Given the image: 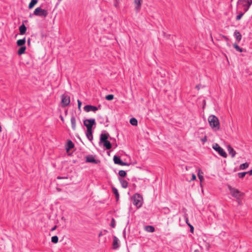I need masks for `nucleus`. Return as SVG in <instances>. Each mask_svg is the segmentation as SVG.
Returning <instances> with one entry per match:
<instances>
[{
	"label": "nucleus",
	"mask_w": 252,
	"mask_h": 252,
	"mask_svg": "<svg viewBox=\"0 0 252 252\" xmlns=\"http://www.w3.org/2000/svg\"><path fill=\"white\" fill-rule=\"evenodd\" d=\"M208 122L210 126L214 130H219L220 129V124L219 119L215 115H210L208 117Z\"/></svg>",
	"instance_id": "f257e3e1"
},
{
	"label": "nucleus",
	"mask_w": 252,
	"mask_h": 252,
	"mask_svg": "<svg viewBox=\"0 0 252 252\" xmlns=\"http://www.w3.org/2000/svg\"><path fill=\"white\" fill-rule=\"evenodd\" d=\"M237 5L243 8L244 12H247L252 5V0H238Z\"/></svg>",
	"instance_id": "f03ea898"
},
{
	"label": "nucleus",
	"mask_w": 252,
	"mask_h": 252,
	"mask_svg": "<svg viewBox=\"0 0 252 252\" xmlns=\"http://www.w3.org/2000/svg\"><path fill=\"white\" fill-rule=\"evenodd\" d=\"M131 200L133 205L137 208H139L142 206L143 204V197L140 194L137 193L134 194L132 196Z\"/></svg>",
	"instance_id": "7ed1b4c3"
},
{
	"label": "nucleus",
	"mask_w": 252,
	"mask_h": 252,
	"mask_svg": "<svg viewBox=\"0 0 252 252\" xmlns=\"http://www.w3.org/2000/svg\"><path fill=\"white\" fill-rule=\"evenodd\" d=\"M228 189L231 195L237 200H239L241 197L243 195V193L240 191L238 189L232 187L231 186H228Z\"/></svg>",
	"instance_id": "20e7f679"
},
{
	"label": "nucleus",
	"mask_w": 252,
	"mask_h": 252,
	"mask_svg": "<svg viewBox=\"0 0 252 252\" xmlns=\"http://www.w3.org/2000/svg\"><path fill=\"white\" fill-rule=\"evenodd\" d=\"M33 14L36 16L46 17L48 14V11L42 9L40 7H37L33 12Z\"/></svg>",
	"instance_id": "39448f33"
},
{
	"label": "nucleus",
	"mask_w": 252,
	"mask_h": 252,
	"mask_svg": "<svg viewBox=\"0 0 252 252\" xmlns=\"http://www.w3.org/2000/svg\"><path fill=\"white\" fill-rule=\"evenodd\" d=\"M213 149L216 151L218 152L220 156L223 158H226L227 157V155L226 153L224 151V150L220 147L219 145L217 143H215L212 146Z\"/></svg>",
	"instance_id": "423d86ee"
},
{
	"label": "nucleus",
	"mask_w": 252,
	"mask_h": 252,
	"mask_svg": "<svg viewBox=\"0 0 252 252\" xmlns=\"http://www.w3.org/2000/svg\"><path fill=\"white\" fill-rule=\"evenodd\" d=\"M61 98H62V101H61L62 106L63 107H65L67 106L69 104L70 102L69 96H68L66 94H63L61 96Z\"/></svg>",
	"instance_id": "0eeeda50"
},
{
	"label": "nucleus",
	"mask_w": 252,
	"mask_h": 252,
	"mask_svg": "<svg viewBox=\"0 0 252 252\" xmlns=\"http://www.w3.org/2000/svg\"><path fill=\"white\" fill-rule=\"evenodd\" d=\"M83 123L87 129H92L93 126L95 124V120L94 119H86L84 121Z\"/></svg>",
	"instance_id": "6e6552de"
},
{
	"label": "nucleus",
	"mask_w": 252,
	"mask_h": 252,
	"mask_svg": "<svg viewBox=\"0 0 252 252\" xmlns=\"http://www.w3.org/2000/svg\"><path fill=\"white\" fill-rule=\"evenodd\" d=\"M113 160H114V163L116 164H119V165H122V166L130 165L129 163L123 161L121 160L120 157L116 156V155L114 156Z\"/></svg>",
	"instance_id": "1a4fd4ad"
},
{
	"label": "nucleus",
	"mask_w": 252,
	"mask_h": 252,
	"mask_svg": "<svg viewBox=\"0 0 252 252\" xmlns=\"http://www.w3.org/2000/svg\"><path fill=\"white\" fill-rule=\"evenodd\" d=\"M84 111H85L87 112H90V111H94L95 112L97 111L98 108L96 106H93L91 105H87L85 106L84 107Z\"/></svg>",
	"instance_id": "9d476101"
},
{
	"label": "nucleus",
	"mask_w": 252,
	"mask_h": 252,
	"mask_svg": "<svg viewBox=\"0 0 252 252\" xmlns=\"http://www.w3.org/2000/svg\"><path fill=\"white\" fill-rule=\"evenodd\" d=\"M120 247L119 240L116 236L113 237V241L112 244V248L114 250L118 249Z\"/></svg>",
	"instance_id": "9b49d317"
},
{
	"label": "nucleus",
	"mask_w": 252,
	"mask_h": 252,
	"mask_svg": "<svg viewBox=\"0 0 252 252\" xmlns=\"http://www.w3.org/2000/svg\"><path fill=\"white\" fill-rule=\"evenodd\" d=\"M234 36L237 42H239L242 40V36L241 33L238 31H235L234 32Z\"/></svg>",
	"instance_id": "f8f14e48"
},
{
	"label": "nucleus",
	"mask_w": 252,
	"mask_h": 252,
	"mask_svg": "<svg viewBox=\"0 0 252 252\" xmlns=\"http://www.w3.org/2000/svg\"><path fill=\"white\" fill-rule=\"evenodd\" d=\"M227 149L229 154L232 158H234L236 154L234 149L230 145H228L227 146Z\"/></svg>",
	"instance_id": "ddd939ff"
},
{
	"label": "nucleus",
	"mask_w": 252,
	"mask_h": 252,
	"mask_svg": "<svg viewBox=\"0 0 252 252\" xmlns=\"http://www.w3.org/2000/svg\"><path fill=\"white\" fill-rule=\"evenodd\" d=\"M86 136L89 140L92 141L93 139L92 129H87L86 133Z\"/></svg>",
	"instance_id": "4468645a"
},
{
	"label": "nucleus",
	"mask_w": 252,
	"mask_h": 252,
	"mask_svg": "<svg viewBox=\"0 0 252 252\" xmlns=\"http://www.w3.org/2000/svg\"><path fill=\"white\" fill-rule=\"evenodd\" d=\"M142 0H134L135 9L136 11H139L141 6Z\"/></svg>",
	"instance_id": "2eb2a0df"
},
{
	"label": "nucleus",
	"mask_w": 252,
	"mask_h": 252,
	"mask_svg": "<svg viewBox=\"0 0 252 252\" xmlns=\"http://www.w3.org/2000/svg\"><path fill=\"white\" fill-rule=\"evenodd\" d=\"M71 127L73 130H76V119L75 116L72 115L71 117Z\"/></svg>",
	"instance_id": "dca6fc26"
},
{
	"label": "nucleus",
	"mask_w": 252,
	"mask_h": 252,
	"mask_svg": "<svg viewBox=\"0 0 252 252\" xmlns=\"http://www.w3.org/2000/svg\"><path fill=\"white\" fill-rule=\"evenodd\" d=\"M19 32H20V34L23 35L27 31V28L24 25V24H23L22 25H21L19 28Z\"/></svg>",
	"instance_id": "f3484780"
},
{
	"label": "nucleus",
	"mask_w": 252,
	"mask_h": 252,
	"mask_svg": "<svg viewBox=\"0 0 252 252\" xmlns=\"http://www.w3.org/2000/svg\"><path fill=\"white\" fill-rule=\"evenodd\" d=\"M109 134L108 133H102L100 135V143H103V142L107 141L108 138Z\"/></svg>",
	"instance_id": "a211bd4d"
},
{
	"label": "nucleus",
	"mask_w": 252,
	"mask_h": 252,
	"mask_svg": "<svg viewBox=\"0 0 252 252\" xmlns=\"http://www.w3.org/2000/svg\"><path fill=\"white\" fill-rule=\"evenodd\" d=\"M86 161L88 162L97 163V161L93 156H89L86 157Z\"/></svg>",
	"instance_id": "6ab92c4d"
},
{
	"label": "nucleus",
	"mask_w": 252,
	"mask_h": 252,
	"mask_svg": "<svg viewBox=\"0 0 252 252\" xmlns=\"http://www.w3.org/2000/svg\"><path fill=\"white\" fill-rule=\"evenodd\" d=\"M119 181L123 188H126L128 187V182L125 179L119 178Z\"/></svg>",
	"instance_id": "aec40b11"
},
{
	"label": "nucleus",
	"mask_w": 252,
	"mask_h": 252,
	"mask_svg": "<svg viewBox=\"0 0 252 252\" xmlns=\"http://www.w3.org/2000/svg\"><path fill=\"white\" fill-rule=\"evenodd\" d=\"M74 145L73 142L70 140H68L67 146L66 147V151H68L70 149H72L74 147Z\"/></svg>",
	"instance_id": "412c9836"
},
{
	"label": "nucleus",
	"mask_w": 252,
	"mask_h": 252,
	"mask_svg": "<svg viewBox=\"0 0 252 252\" xmlns=\"http://www.w3.org/2000/svg\"><path fill=\"white\" fill-rule=\"evenodd\" d=\"M17 45L18 46H24V45L26 43V38L25 37L23 39H19L17 41Z\"/></svg>",
	"instance_id": "4be33fe9"
},
{
	"label": "nucleus",
	"mask_w": 252,
	"mask_h": 252,
	"mask_svg": "<svg viewBox=\"0 0 252 252\" xmlns=\"http://www.w3.org/2000/svg\"><path fill=\"white\" fill-rule=\"evenodd\" d=\"M233 46L237 51H238L239 52H242L244 51H246L245 49L240 48L236 43H234L233 44Z\"/></svg>",
	"instance_id": "5701e85b"
},
{
	"label": "nucleus",
	"mask_w": 252,
	"mask_h": 252,
	"mask_svg": "<svg viewBox=\"0 0 252 252\" xmlns=\"http://www.w3.org/2000/svg\"><path fill=\"white\" fill-rule=\"evenodd\" d=\"M103 146L106 148L107 150H109L111 148L112 145L110 141L108 140L105 141L103 142Z\"/></svg>",
	"instance_id": "b1692460"
},
{
	"label": "nucleus",
	"mask_w": 252,
	"mask_h": 252,
	"mask_svg": "<svg viewBox=\"0 0 252 252\" xmlns=\"http://www.w3.org/2000/svg\"><path fill=\"white\" fill-rule=\"evenodd\" d=\"M26 47L25 46H21L18 50L17 53L19 55H21L25 52Z\"/></svg>",
	"instance_id": "393cba45"
},
{
	"label": "nucleus",
	"mask_w": 252,
	"mask_h": 252,
	"mask_svg": "<svg viewBox=\"0 0 252 252\" xmlns=\"http://www.w3.org/2000/svg\"><path fill=\"white\" fill-rule=\"evenodd\" d=\"M112 191H113V193L115 195V197H116L117 200H118L119 198V193L118 191V189L115 187H112Z\"/></svg>",
	"instance_id": "a878e982"
},
{
	"label": "nucleus",
	"mask_w": 252,
	"mask_h": 252,
	"mask_svg": "<svg viewBox=\"0 0 252 252\" xmlns=\"http://www.w3.org/2000/svg\"><path fill=\"white\" fill-rule=\"evenodd\" d=\"M145 230L149 232H153L155 231V227L152 225H147L145 226Z\"/></svg>",
	"instance_id": "bb28decb"
},
{
	"label": "nucleus",
	"mask_w": 252,
	"mask_h": 252,
	"mask_svg": "<svg viewBox=\"0 0 252 252\" xmlns=\"http://www.w3.org/2000/svg\"><path fill=\"white\" fill-rule=\"evenodd\" d=\"M37 0H32L29 4V8L32 9L37 3Z\"/></svg>",
	"instance_id": "cd10ccee"
},
{
	"label": "nucleus",
	"mask_w": 252,
	"mask_h": 252,
	"mask_svg": "<svg viewBox=\"0 0 252 252\" xmlns=\"http://www.w3.org/2000/svg\"><path fill=\"white\" fill-rule=\"evenodd\" d=\"M129 122L131 125L134 126H136L138 124L137 120L135 118H132L130 119Z\"/></svg>",
	"instance_id": "c85d7f7f"
},
{
	"label": "nucleus",
	"mask_w": 252,
	"mask_h": 252,
	"mask_svg": "<svg viewBox=\"0 0 252 252\" xmlns=\"http://www.w3.org/2000/svg\"><path fill=\"white\" fill-rule=\"evenodd\" d=\"M249 164L248 162H245L244 163L241 164L239 166V169L240 170H244L247 168L249 167Z\"/></svg>",
	"instance_id": "c756f323"
},
{
	"label": "nucleus",
	"mask_w": 252,
	"mask_h": 252,
	"mask_svg": "<svg viewBox=\"0 0 252 252\" xmlns=\"http://www.w3.org/2000/svg\"><path fill=\"white\" fill-rule=\"evenodd\" d=\"M59 238L57 236H54L51 238V242L54 244H56L58 242Z\"/></svg>",
	"instance_id": "7c9ffc66"
},
{
	"label": "nucleus",
	"mask_w": 252,
	"mask_h": 252,
	"mask_svg": "<svg viewBox=\"0 0 252 252\" xmlns=\"http://www.w3.org/2000/svg\"><path fill=\"white\" fill-rule=\"evenodd\" d=\"M119 175L121 177H125L126 175V173L125 170H121L119 171Z\"/></svg>",
	"instance_id": "2f4dec72"
},
{
	"label": "nucleus",
	"mask_w": 252,
	"mask_h": 252,
	"mask_svg": "<svg viewBox=\"0 0 252 252\" xmlns=\"http://www.w3.org/2000/svg\"><path fill=\"white\" fill-rule=\"evenodd\" d=\"M248 173V172H240L238 173V176L240 178H243Z\"/></svg>",
	"instance_id": "473e14b6"
},
{
	"label": "nucleus",
	"mask_w": 252,
	"mask_h": 252,
	"mask_svg": "<svg viewBox=\"0 0 252 252\" xmlns=\"http://www.w3.org/2000/svg\"><path fill=\"white\" fill-rule=\"evenodd\" d=\"M245 13V12H241L238 15H237L236 16V20L237 21L240 20L241 18H242V17L244 15Z\"/></svg>",
	"instance_id": "72a5a7b5"
},
{
	"label": "nucleus",
	"mask_w": 252,
	"mask_h": 252,
	"mask_svg": "<svg viewBox=\"0 0 252 252\" xmlns=\"http://www.w3.org/2000/svg\"><path fill=\"white\" fill-rule=\"evenodd\" d=\"M113 94H108L105 96V99L107 100H112L114 99Z\"/></svg>",
	"instance_id": "f704fd0d"
},
{
	"label": "nucleus",
	"mask_w": 252,
	"mask_h": 252,
	"mask_svg": "<svg viewBox=\"0 0 252 252\" xmlns=\"http://www.w3.org/2000/svg\"><path fill=\"white\" fill-rule=\"evenodd\" d=\"M110 226L113 228H114L116 226L115 220L114 218H112L111 220Z\"/></svg>",
	"instance_id": "c9c22d12"
},
{
	"label": "nucleus",
	"mask_w": 252,
	"mask_h": 252,
	"mask_svg": "<svg viewBox=\"0 0 252 252\" xmlns=\"http://www.w3.org/2000/svg\"><path fill=\"white\" fill-rule=\"evenodd\" d=\"M198 177L200 182H202L203 180V176L200 174V171L198 174Z\"/></svg>",
	"instance_id": "e433bc0d"
},
{
	"label": "nucleus",
	"mask_w": 252,
	"mask_h": 252,
	"mask_svg": "<svg viewBox=\"0 0 252 252\" xmlns=\"http://www.w3.org/2000/svg\"><path fill=\"white\" fill-rule=\"evenodd\" d=\"M188 226L190 228V232L191 233H193V231H194V227H193V226L191 224H188Z\"/></svg>",
	"instance_id": "4c0bfd02"
},
{
	"label": "nucleus",
	"mask_w": 252,
	"mask_h": 252,
	"mask_svg": "<svg viewBox=\"0 0 252 252\" xmlns=\"http://www.w3.org/2000/svg\"><path fill=\"white\" fill-rule=\"evenodd\" d=\"M221 37L226 41V42H228L229 41V38L224 35H221Z\"/></svg>",
	"instance_id": "58836bf2"
},
{
	"label": "nucleus",
	"mask_w": 252,
	"mask_h": 252,
	"mask_svg": "<svg viewBox=\"0 0 252 252\" xmlns=\"http://www.w3.org/2000/svg\"><path fill=\"white\" fill-rule=\"evenodd\" d=\"M77 102H78V108L80 109V108H81V105H82V102L80 100H77Z\"/></svg>",
	"instance_id": "ea45409f"
},
{
	"label": "nucleus",
	"mask_w": 252,
	"mask_h": 252,
	"mask_svg": "<svg viewBox=\"0 0 252 252\" xmlns=\"http://www.w3.org/2000/svg\"><path fill=\"white\" fill-rule=\"evenodd\" d=\"M68 178L67 177H61V176H58L57 177V179L58 180H60V179H67Z\"/></svg>",
	"instance_id": "a19ab883"
},
{
	"label": "nucleus",
	"mask_w": 252,
	"mask_h": 252,
	"mask_svg": "<svg viewBox=\"0 0 252 252\" xmlns=\"http://www.w3.org/2000/svg\"><path fill=\"white\" fill-rule=\"evenodd\" d=\"M185 221L186 222V223L188 225V224H190L189 222V219H188V218L187 217V216H185Z\"/></svg>",
	"instance_id": "79ce46f5"
},
{
	"label": "nucleus",
	"mask_w": 252,
	"mask_h": 252,
	"mask_svg": "<svg viewBox=\"0 0 252 252\" xmlns=\"http://www.w3.org/2000/svg\"><path fill=\"white\" fill-rule=\"evenodd\" d=\"M196 179V176L195 174H193L192 175V180H194Z\"/></svg>",
	"instance_id": "37998d69"
},
{
	"label": "nucleus",
	"mask_w": 252,
	"mask_h": 252,
	"mask_svg": "<svg viewBox=\"0 0 252 252\" xmlns=\"http://www.w3.org/2000/svg\"><path fill=\"white\" fill-rule=\"evenodd\" d=\"M57 227V225H55L53 227H52L51 228V231H54Z\"/></svg>",
	"instance_id": "c03bdc74"
},
{
	"label": "nucleus",
	"mask_w": 252,
	"mask_h": 252,
	"mask_svg": "<svg viewBox=\"0 0 252 252\" xmlns=\"http://www.w3.org/2000/svg\"><path fill=\"white\" fill-rule=\"evenodd\" d=\"M103 235L102 231H100L98 234V237H100Z\"/></svg>",
	"instance_id": "a18cd8bd"
},
{
	"label": "nucleus",
	"mask_w": 252,
	"mask_h": 252,
	"mask_svg": "<svg viewBox=\"0 0 252 252\" xmlns=\"http://www.w3.org/2000/svg\"><path fill=\"white\" fill-rule=\"evenodd\" d=\"M60 117L61 120H62V121L63 122L64 121V119H63V117L62 115H60Z\"/></svg>",
	"instance_id": "49530a36"
},
{
	"label": "nucleus",
	"mask_w": 252,
	"mask_h": 252,
	"mask_svg": "<svg viewBox=\"0 0 252 252\" xmlns=\"http://www.w3.org/2000/svg\"><path fill=\"white\" fill-rule=\"evenodd\" d=\"M248 172V173H249V174H250V175H252V170H251L250 171H249V172Z\"/></svg>",
	"instance_id": "de8ad7c7"
},
{
	"label": "nucleus",
	"mask_w": 252,
	"mask_h": 252,
	"mask_svg": "<svg viewBox=\"0 0 252 252\" xmlns=\"http://www.w3.org/2000/svg\"><path fill=\"white\" fill-rule=\"evenodd\" d=\"M207 140L206 137H205L204 138L202 139V141L203 142H206Z\"/></svg>",
	"instance_id": "09e8293b"
},
{
	"label": "nucleus",
	"mask_w": 252,
	"mask_h": 252,
	"mask_svg": "<svg viewBox=\"0 0 252 252\" xmlns=\"http://www.w3.org/2000/svg\"><path fill=\"white\" fill-rule=\"evenodd\" d=\"M27 42H28V44L29 45H30V38H29V39H28V40Z\"/></svg>",
	"instance_id": "8fccbe9b"
},
{
	"label": "nucleus",
	"mask_w": 252,
	"mask_h": 252,
	"mask_svg": "<svg viewBox=\"0 0 252 252\" xmlns=\"http://www.w3.org/2000/svg\"><path fill=\"white\" fill-rule=\"evenodd\" d=\"M227 42V43H226V44H227V45L228 46L230 47V44H229V41H228V42Z\"/></svg>",
	"instance_id": "3c124183"
},
{
	"label": "nucleus",
	"mask_w": 252,
	"mask_h": 252,
	"mask_svg": "<svg viewBox=\"0 0 252 252\" xmlns=\"http://www.w3.org/2000/svg\"><path fill=\"white\" fill-rule=\"evenodd\" d=\"M104 231L105 233L108 232V231H107V230H104Z\"/></svg>",
	"instance_id": "603ef678"
},
{
	"label": "nucleus",
	"mask_w": 252,
	"mask_h": 252,
	"mask_svg": "<svg viewBox=\"0 0 252 252\" xmlns=\"http://www.w3.org/2000/svg\"><path fill=\"white\" fill-rule=\"evenodd\" d=\"M124 234H125V231H124Z\"/></svg>",
	"instance_id": "864d4df0"
}]
</instances>
